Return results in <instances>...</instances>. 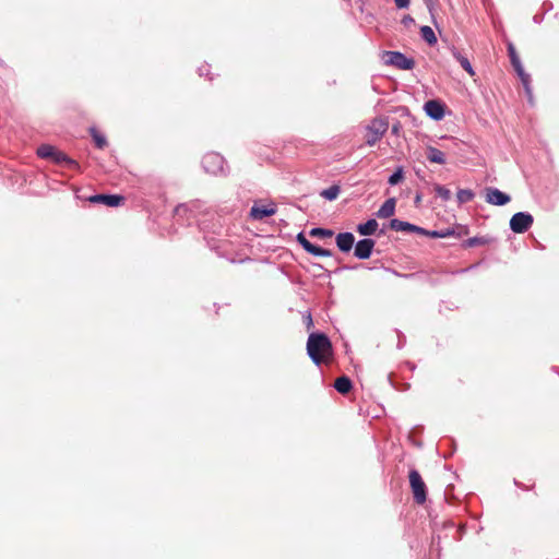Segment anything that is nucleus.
Instances as JSON below:
<instances>
[{"label":"nucleus","instance_id":"36","mask_svg":"<svg viewBox=\"0 0 559 559\" xmlns=\"http://www.w3.org/2000/svg\"><path fill=\"white\" fill-rule=\"evenodd\" d=\"M186 210H187V209H186V206H185V205H182V204H181V205H178V206L176 207V210H175V214H176V215H180L181 213L186 212Z\"/></svg>","mask_w":559,"mask_h":559},{"label":"nucleus","instance_id":"6","mask_svg":"<svg viewBox=\"0 0 559 559\" xmlns=\"http://www.w3.org/2000/svg\"><path fill=\"white\" fill-rule=\"evenodd\" d=\"M534 218L527 212H518L510 219V228L513 233L523 234L533 225Z\"/></svg>","mask_w":559,"mask_h":559},{"label":"nucleus","instance_id":"9","mask_svg":"<svg viewBox=\"0 0 559 559\" xmlns=\"http://www.w3.org/2000/svg\"><path fill=\"white\" fill-rule=\"evenodd\" d=\"M425 112L433 120H441L444 117V105L436 99H430L424 105Z\"/></svg>","mask_w":559,"mask_h":559},{"label":"nucleus","instance_id":"3","mask_svg":"<svg viewBox=\"0 0 559 559\" xmlns=\"http://www.w3.org/2000/svg\"><path fill=\"white\" fill-rule=\"evenodd\" d=\"M202 167L211 175L225 174V159L218 153H207L203 156Z\"/></svg>","mask_w":559,"mask_h":559},{"label":"nucleus","instance_id":"21","mask_svg":"<svg viewBox=\"0 0 559 559\" xmlns=\"http://www.w3.org/2000/svg\"><path fill=\"white\" fill-rule=\"evenodd\" d=\"M57 148L49 145L43 144L37 148V155L41 158L51 159L55 156Z\"/></svg>","mask_w":559,"mask_h":559},{"label":"nucleus","instance_id":"13","mask_svg":"<svg viewBox=\"0 0 559 559\" xmlns=\"http://www.w3.org/2000/svg\"><path fill=\"white\" fill-rule=\"evenodd\" d=\"M355 242V237L352 233H340L336 236V246L343 252H348Z\"/></svg>","mask_w":559,"mask_h":559},{"label":"nucleus","instance_id":"40","mask_svg":"<svg viewBox=\"0 0 559 559\" xmlns=\"http://www.w3.org/2000/svg\"><path fill=\"white\" fill-rule=\"evenodd\" d=\"M393 131H394V132H396V131H397V127H396V126H394V127H393Z\"/></svg>","mask_w":559,"mask_h":559},{"label":"nucleus","instance_id":"26","mask_svg":"<svg viewBox=\"0 0 559 559\" xmlns=\"http://www.w3.org/2000/svg\"><path fill=\"white\" fill-rule=\"evenodd\" d=\"M435 191L439 198H441L443 201H449L451 199V191L441 185L435 186Z\"/></svg>","mask_w":559,"mask_h":559},{"label":"nucleus","instance_id":"34","mask_svg":"<svg viewBox=\"0 0 559 559\" xmlns=\"http://www.w3.org/2000/svg\"><path fill=\"white\" fill-rule=\"evenodd\" d=\"M415 23V20L411 16V15H405L403 19H402V24L406 27L411 26L412 24Z\"/></svg>","mask_w":559,"mask_h":559},{"label":"nucleus","instance_id":"1","mask_svg":"<svg viewBox=\"0 0 559 559\" xmlns=\"http://www.w3.org/2000/svg\"><path fill=\"white\" fill-rule=\"evenodd\" d=\"M307 353L311 360L319 366L332 353V344L323 333H311L307 342Z\"/></svg>","mask_w":559,"mask_h":559},{"label":"nucleus","instance_id":"8","mask_svg":"<svg viewBox=\"0 0 559 559\" xmlns=\"http://www.w3.org/2000/svg\"><path fill=\"white\" fill-rule=\"evenodd\" d=\"M374 243V240L371 238L359 240L355 246L354 255L359 260L369 259L372 253Z\"/></svg>","mask_w":559,"mask_h":559},{"label":"nucleus","instance_id":"35","mask_svg":"<svg viewBox=\"0 0 559 559\" xmlns=\"http://www.w3.org/2000/svg\"><path fill=\"white\" fill-rule=\"evenodd\" d=\"M516 74L520 76V79L527 76L528 74L524 71L523 66H520V68H514Z\"/></svg>","mask_w":559,"mask_h":559},{"label":"nucleus","instance_id":"20","mask_svg":"<svg viewBox=\"0 0 559 559\" xmlns=\"http://www.w3.org/2000/svg\"><path fill=\"white\" fill-rule=\"evenodd\" d=\"M420 36L430 46L438 41L437 36L430 26H421Z\"/></svg>","mask_w":559,"mask_h":559},{"label":"nucleus","instance_id":"14","mask_svg":"<svg viewBox=\"0 0 559 559\" xmlns=\"http://www.w3.org/2000/svg\"><path fill=\"white\" fill-rule=\"evenodd\" d=\"M396 201L394 198L388 199L378 210L377 216L379 218H389L395 213Z\"/></svg>","mask_w":559,"mask_h":559},{"label":"nucleus","instance_id":"31","mask_svg":"<svg viewBox=\"0 0 559 559\" xmlns=\"http://www.w3.org/2000/svg\"><path fill=\"white\" fill-rule=\"evenodd\" d=\"M521 82L525 88V93H526V96L528 98V100L532 103L533 100V92H532V88H531V85H530V82H531V79H530V75L525 76V78H522L521 79Z\"/></svg>","mask_w":559,"mask_h":559},{"label":"nucleus","instance_id":"10","mask_svg":"<svg viewBox=\"0 0 559 559\" xmlns=\"http://www.w3.org/2000/svg\"><path fill=\"white\" fill-rule=\"evenodd\" d=\"M390 228L392 230H396V231H412V233H416V234H420V235L428 234V231L425 230L424 228L413 225L408 222L400 221L397 218H392L390 221Z\"/></svg>","mask_w":559,"mask_h":559},{"label":"nucleus","instance_id":"11","mask_svg":"<svg viewBox=\"0 0 559 559\" xmlns=\"http://www.w3.org/2000/svg\"><path fill=\"white\" fill-rule=\"evenodd\" d=\"M92 203H102L110 207L119 206L124 201L122 195L118 194H95L90 198Z\"/></svg>","mask_w":559,"mask_h":559},{"label":"nucleus","instance_id":"19","mask_svg":"<svg viewBox=\"0 0 559 559\" xmlns=\"http://www.w3.org/2000/svg\"><path fill=\"white\" fill-rule=\"evenodd\" d=\"M334 388L337 392L346 394L352 389V381L348 377L342 376L335 380Z\"/></svg>","mask_w":559,"mask_h":559},{"label":"nucleus","instance_id":"33","mask_svg":"<svg viewBox=\"0 0 559 559\" xmlns=\"http://www.w3.org/2000/svg\"><path fill=\"white\" fill-rule=\"evenodd\" d=\"M397 9H407L411 4L409 0H394Z\"/></svg>","mask_w":559,"mask_h":559},{"label":"nucleus","instance_id":"5","mask_svg":"<svg viewBox=\"0 0 559 559\" xmlns=\"http://www.w3.org/2000/svg\"><path fill=\"white\" fill-rule=\"evenodd\" d=\"M409 484L414 495V500L418 504H423L427 499L426 485L416 469L409 472Z\"/></svg>","mask_w":559,"mask_h":559},{"label":"nucleus","instance_id":"37","mask_svg":"<svg viewBox=\"0 0 559 559\" xmlns=\"http://www.w3.org/2000/svg\"><path fill=\"white\" fill-rule=\"evenodd\" d=\"M199 74H200L201 76H203V75H207V74H209V72H207V67H201V68L199 69Z\"/></svg>","mask_w":559,"mask_h":559},{"label":"nucleus","instance_id":"7","mask_svg":"<svg viewBox=\"0 0 559 559\" xmlns=\"http://www.w3.org/2000/svg\"><path fill=\"white\" fill-rule=\"evenodd\" d=\"M485 191V200L489 204L502 206L509 203L511 200L509 194L500 191L498 188L489 187L486 188Z\"/></svg>","mask_w":559,"mask_h":559},{"label":"nucleus","instance_id":"32","mask_svg":"<svg viewBox=\"0 0 559 559\" xmlns=\"http://www.w3.org/2000/svg\"><path fill=\"white\" fill-rule=\"evenodd\" d=\"M297 240H298V242L301 245V247H302L306 251H308V250H309V247H308V246H309V245H312V242H310V241L305 237V235H304L302 233H299V234L297 235Z\"/></svg>","mask_w":559,"mask_h":559},{"label":"nucleus","instance_id":"22","mask_svg":"<svg viewBox=\"0 0 559 559\" xmlns=\"http://www.w3.org/2000/svg\"><path fill=\"white\" fill-rule=\"evenodd\" d=\"M475 197V193L471 189H460L456 193L457 202L460 204L471 202Z\"/></svg>","mask_w":559,"mask_h":559},{"label":"nucleus","instance_id":"24","mask_svg":"<svg viewBox=\"0 0 559 559\" xmlns=\"http://www.w3.org/2000/svg\"><path fill=\"white\" fill-rule=\"evenodd\" d=\"M91 135L98 148H104L107 145L106 136L99 133L95 128H91Z\"/></svg>","mask_w":559,"mask_h":559},{"label":"nucleus","instance_id":"2","mask_svg":"<svg viewBox=\"0 0 559 559\" xmlns=\"http://www.w3.org/2000/svg\"><path fill=\"white\" fill-rule=\"evenodd\" d=\"M389 123L385 119L376 118L367 126L366 143L374 145L386 132Z\"/></svg>","mask_w":559,"mask_h":559},{"label":"nucleus","instance_id":"25","mask_svg":"<svg viewBox=\"0 0 559 559\" xmlns=\"http://www.w3.org/2000/svg\"><path fill=\"white\" fill-rule=\"evenodd\" d=\"M308 247H309V250L307 252L310 254H313L316 257H331L332 255V252L330 250L318 247L313 243L309 245Z\"/></svg>","mask_w":559,"mask_h":559},{"label":"nucleus","instance_id":"16","mask_svg":"<svg viewBox=\"0 0 559 559\" xmlns=\"http://www.w3.org/2000/svg\"><path fill=\"white\" fill-rule=\"evenodd\" d=\"M453 58L461 64V67L471 75H475V71L467 59V57L463 56L456 48L451 49Z\"/></svg>","mask_w":559,"mask_h":559},{"label":"nucleus","instance_id":"17","mask_svg":"<svg viewBox=\"0 0 559 559\" xmlns=\"http://www.w3.org/2000/svg\"><path fill=\"white\" fill-rule=\"evenodd\" d=\"M51 159L57 164H64L68 168H79V164L74 159L70 158L63 152L58 150Z\"/></svg>","mask_w":559,"mask_h":559},{"label":"nucleus","instance_id":"30","mask_svg":"<svg viewBox=\"0 0 559 559\" xmlns=\"http://www.w3.org/2000/svg\"><path fill=\"white\" fill-rule=\"evenodd\" d=\"M403 179V168L399 167L390 177H389V185L395 186Z\"/></svg>","mask_w":559,"mask_h":559},{"label":"nucleus","instance_id":"39","mask_svg":"<svg viewBox=\"0 0 559 559\" xmlns=\"http://www.w3.org/2000/svg\"><path fill=\"white\" fill-rule=\"evenodd\" d=\"M431 236H432V237H443V236H444V234H440V233H438V231H432V233H431Z\"/></svg>","mask_w":559,"mask_h":559},{"label":"nucleus","instance_id":"15","mask_svg":"<svg viewBox=\"0 0 559 559\" xmlns=\"http://www.w3.org/2000/svg\"><path fill=\"white\" fill-rule=\"evenodd\" d=\"M426 157L430 163H433V164L443 165L447 162L444 153L433 146L427 147Z\"/></svg>","mask_w":559,"mask_h":559},{"label":"nucleus","instance_id":"38","mask_svg":"<svg viewBox=\"0 0 559 559\" xmlns=\"http://www.w3.org/2000/svg\"><path fill=\"white\" fill-rule=\"evenodd\" d=\"M424 2L427 5V8L430 10L431 5H432V0H424Z\"/></svg>","mask_w":559,"mask_h":559},{"label":"nucleus","instance_id":"29","mask_svg":"<svg viewBox=\"0 0 559 559\" xmlns=\"http://www.w3.org/2000/svg\"><path fill=\"white\" fill-rule=\"evenodd\" d=\"M488 242L489 239L486 237H472L466 240V247L484 246Z\"/></svg>","mask_w":559,"mask_h":559},{"label":"nucleus","instance_id":"27","mask_svg":"<svg viewBox=\"0 0 559 559\" xmlns=\"http://www.w3.org/2000/svg\"><path fill=\"white\" fill-rule=\"evenodd\" d=\"M310 235L320 238H330L333 236V231L331 229L316 227L310 230Z\"/></svg>","mask_w":559,"mask_h":559},{"label":"nucleus","instance_id":"23","mask_svg":"<svg viewBox=\"0 0 559 559\" xmlns=\"http://www.w3.org/2000/svg\"><path fill=\"white\" fill-rule=\"evenodd\" d=\"M340 191H341L340 187L336 185H333V186L329 187L328 189H324L321 192V197H323L324 199H326L329 201H333L338 197Z\"/></svg>","mask_w":559,"mask_h":559},{"label":"nucleus","instance_id":"18","mask_svg":"<svg viewBox=\"0 0 559 559\" xmlns=\"http://www.w3.org/2000/svg\"><path fill=\"white\" fill-rule=\"evenodd\" d=\"M377 228H378V222L373 218H370L366 223L359 224L357 226V231L361 236H370L376 233Z\"/></svg>","mask_w":559,"mask_h":559},{"label":"nucleus","instance_id":"4","mask_svg":"<svg viewBox=\"0 0 559 559\" xmlns=\"http://www.w3.org/2000/svg\"><path fill=\"white\" fill-rule=\"evenodd\" d=\"M384 62L388 66H393L400 70H412L415 67V61L406 57L400 51H384Z\"/></svg>","mask_w":559,"mask_h":559},{"label":"nucleus","instance_id":"41","mask_svg":"<svg viewBox=\"0 0 559 559\" xmlns=\"http://www.w3.org/2000/svg\"><path fill=\"white\" fill-rule=\"evenodd\" d=\"M308 320L310 323L312 322V318L310 316H308Z\"/></svg>","mask_w":559,"mask_h":559},{"label":"nucleus","instance_id":"28","mask_svg":"<svg viewBox=\"0 0 559 559\" xmlns=\"http://www.w3.org/2000/svg\"><path fill=\"white\" fill-rule=\"evenodd\" d=\"M508 51H509V57H510L512 67L520 68V66H522V63H521L519 56L516 55V51H515V48L513 47V45H511V44L509 45Z\"/></svg>","mask_w":559,"mask_h":559},{"label":"nucleus","instance_id":"12","mask_svg":"<svg viewBox=\"0 0 559 559\" xmlns=\"http://www.w3.org/2000/svg\"><path fill=\"white\" fill-rule=\"evenodd\" d=\"M276 213L274 206H264L254 204L250 210V216L253 219L261 221L265 217L272 216Z\"/></svg>","mask_w":559,"mask_h":559}]
</instances>
